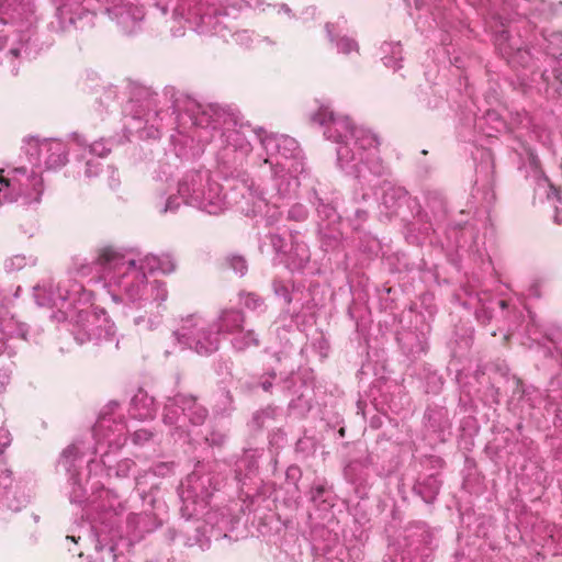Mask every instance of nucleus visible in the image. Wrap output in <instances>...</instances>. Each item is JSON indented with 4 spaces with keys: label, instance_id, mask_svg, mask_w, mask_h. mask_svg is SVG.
I'll list each match as a JSON object with an SVG mask.
<instances>
[{
    "label": "nucleus",
    "instance_id": "4468645a",
    "mask_svg": "<svg viewBox=\"0 0 562 562\" xmlns=\"http://www.w3.org/2000/svg\"><path fill=\"white\" fill-rule=\"evenodd\" d=\"M102 2L111 19L116 21L125 34H133L139 29L144 12L133 0H102Z\"/></svg>",
    "mask_w": 562,
    "mask_h": 562
},
{
    "label": "nucleus",
    "instance_id": "ddd939ff",
    "mask_svg": "<svg viewBox=\"0 0 562 562\" xmlns=\"http://www.w3.org/2000/svg\"><path fill=\"white\" fill-rule=\"evenodd\" d=\"M114 335V324L103 310L80 311L78 315L75 338L80 342L86 340L109 339Z\"/></svg>",
    "mask_w": 562,
    "mask_h": 562
},
{
    "label": "nucleus",
    "instance_id": "7c9ffc66",
    "mask_svg": "<svg viewBox=\"0 0 562 562\" xmlns=\"http://www.w3.org/2000/svg\"><path fill=\"white\" fill-rule=\"evenodd\" d=\"M134 441L139 442L143 440H147L150 437V434L146 430H137L134 432Z\"/></svg>",
    "mask_w": 562,
    "mask_h": 562
},
{
    "label": "nucleus",
    "instance_id": "f704fd0d",
    "mask_svg": "<svg viewBox=\"0 0 562 562\" xmlns=\"http://www.w3.org/2000/svg\"><path fill=\"white\" fill-rule=\"evenodd\" d=\"M5 52L7 50H0V64L2 65H7L8 68L10 69V71L12 72V66H11V60L5 58Z\"/></svg>",
    "mask_w": 562,
    "mask_h": 562
},
{
    "label": "nucleus",
    "instance_id": "c756f323",
    "mask_svg": "<svg viewBox=\"0 0 562 562\" xmlns=\"http://www.w3.org/2000/svg\"><path fill=\"white\" fill-rule=\"evenodd\" d=\"M98 167H99V161L98 160L89 159L87 161V169H86L87 177H92V176L97 175Z\"/></svg>",
    "mask_w": 562,
    "mask_h": 562
},
{
    "label": "nucleus",
    "instance_id": "58836bf2",
    "mask_svg": "<svg viewBox=\"0 0 562 562\" xmlns=\"http://www.w3.org/2000/svg\"><path fill=\"white\" fill-rule=\"evenodd\" d=\"M150 415H151V414H150V412H148V413L139 414V417H142V418H147V417H149Z\"/></svg>",
    "mask_w": 562,
    "mask_h": 562
},
{
    "label": "nucleus",
    "instance_id": "a19ab883",
    "mask_svg": "<svg viewBox=\"0 0 562 562\" xmlns=\"http://www.w3.org/2000/svg\"><path fill=\"white\" fill-rule=\"evenodd\" d=\"M501 305H502V307H505V302L501 301Z\"/></svg>",
    "mask_w": 562,
    "mask_h": 562
},
{
    "label": "nucleus",
    "instance_id": "b1692460",
    "mask_svg": "<svg viewBox=\"0 0 562 562\" xmlns=\"http://www.w3.org/2000/svg\"><path fill=\"white\" fill-rule=\"evenodd\" d=\"M337 47L338 50L342 54L358 52V44L353 40L346 36L339 38V41L337 42Z\"/></svg>",
    "mask_w": 562,
    "mask_h": 562
},
{
    "label": "nucleus",
    "instance_id": "dca6fc26",
    "mask_svg": "<svg viewBox=\"0 0 562 562\" xmlns=\"http://www.w3.org/2000/svg\"><path fill=\"white\" fill-rule=\"evenodd\" d=\"M80 456L79 448L76 445H71L67 447L58 461V468L63 469L66 473L70 474V483L72 485V491L70 492V501L72 503H81L85 497V490L77 477V465Z\"/></svg>",
    "mask_w": 562,
    "mask_h": 562
},
{
    "label": "nucleus",
    "instance_id": "9d476101",
    "mask_svg": "<svg viewBox=\"0 0 562 562\" xmlns=\"http://www.w3.org/2000/svg\"><path fill=\"white\" fill-rule=\"evenodd\" d=\"M92 531H87L85 537L79 535L67 536V540H71L74 542H78L83 540L86 547L88 544L93 546V553H89L92 562H105L106 560H112V562H130L128 558L125 554V551L128 549V543H115L114 538L117 533L114 529L105 530L103 528H98L92 526Z\"/></svg>",
    "mask_w": 562,
    "mask_h": 562
},
{
    "label": "nucleus",
    "instance_id": "39448f33",
    "mask_svg": "<svg viewBox=\"0 0 562 562\" xmlns=\"http://www.w3.org/2000/svg\"><path fill=\"white\" fill-rule=\"evenodd\" d=\"M243 323L241 313L235 310L224 311L217 325L201 316L190 315L182 319L180 328L175 331V337L198 353L209 355L218 348L220 333L235 334L241 328Z\"/></svg>",
    "mask_w": 562,
    "mask_h": 562
},
{
    "label": "nucleus",
    "instance_id": "6e6552de",
    "mask_svg": "<svg viewBox=\"0 0 562 562\" xmlns=\"http://www.w3.org/2000/svg\"><path fill=\"white\" fill-rule=\"evenodd\" d=\"M178 194L186 204L209 214H218L225 209L221 187L211 182L207 171L188 172L179 182Z\"/></svg>",
    "mask_w": 562,
    "mask_h": 562
},
{
    "label": "nucleus",
    "instance_id": "f3484780",
    "mask_svg": "<svg viewBox=\"0 0 562 562\" xmlns=\"http://www.w3.org/2000/svg\"><path fill=\"white\" fill-rule=\"evenodd\" d=\"M137 262L140 265V268L150 274L154 272L171 273L176 269L175 260L169 254L160 256L148 254L138 258Z\"/></svg>",
    "mask_w": 562,
    "mask_h": 562
},
{
    "label": "nucleus",
    "instance_id": "20e7f679",
    "mask_svg": "<svg viewBox=\"0 0 562 562\" xmlns=\"http://www.w3.org/2000/svg\"><path fill=\"white\" fill-rule=\"evenodd\" d=\"M173 9L176 19L184 20L194 32L202 35H218L224 41L232 37L236 44L248 47L252 41L247 30L232 33L234 26L229 14H224V20L218 18V9L213 0H177Z\"/></svg>",
    "mask_w": 562,
    "mask_h": 562
},
{
    "label": "nucleus",
    "instance_id": "c85d7f7f",
    "mask_svg": "<svg viewBox=\"0 0 562 562\" xmlns=\"http://www.w3.org/2000/svg\"><path fill=\"white\" fill-rule=\"evenodd\" d=\"M260 299L252 294V293H249L247 294L246 299H245V305L249 308H257L258 306H260Z\"/></svg>",
    "mask_w": 562,
    "mask_h": 562
},
{
    "label": "nucleus",
    "instance_id": "7ed1b4c3",
    "mask_svg": "<svg viewBox=\"0 0 562 562\" xmlns=\"http://www.w3.org/2000/svg\"><path fill=\"white\" fill-rule=\"evenodd\" d=\"M34 22V0H0V50H7L12 72L18 70L19 60L26 52Z\"/></svg>",
    "mask_w": 562,
    "mask_h": 562
},
{
    "label": "nucleus",
    "instance_id": "f8f14e48",
    "mask_svg": "<svg viewBox=\"0 0 562 562\" xmlns=\"http://www.w3.org/2000/svg\"><path fill=\"white\" fill-rule=\"evenodd\" d=\"M24 151L30 156L33 166L44 162L46 168L54 169L64 166L67 161L66 145L58 139H40L29 137L25 139Z\"/></svg>",
    "mask_w": 562,
    "mask_h": 562
},
{
    "label": "nucleus",
    "instance_id": "393cba45",
    "mask_svg": "<svg viewBox=\"0 0 562 562\" xmlns=\"http://www.w3.org/2000/svg\"><path fill=\"white\" fill-rule=\"evenodd\" d=\"M229 265L232 269L239 273L240 276H244L247 270L246 261L243 257L235 256L229 259Z\"/></svg>",
    "mask_w": 562,
    "mask_h": 562
},
{
    "label": "nucleus",
    "instance_id": "412c9836",
    "mask_svg": "<svg viewBox=\"0 0 562 562\" xmlns=\"http://www.w3.org/2000/svg\"><path fill=\"white\" fill-rule=\"evenodd\" d=\"M383 53H390L391 56H384V65L393 68L394 70L401 68L400 61L402 60V47L400 44L386 43L382 46Z\"/></svg>",
    "mask_w": 562,
    "mask_h": 562
},
{
    "label": "nucleus",
    "instance_id": "ea45409f",
    "mask_svg": "<svg viewBox=\"0 0 562 562\" xmlns=\"http://www.w3.org/2000/svg\"><path fill=\"white\" fill-rule=\"evenodd\" d=\"M531 162L537 167L538 162H537L536 157L531 156Z\"/></svg>",
    "mask_w": 562,
    "mask_h": 562
},
{
    "label": "nucleus",
    "instance_id": "f03ea898",
    "mask_svg": "<svg viewBox=\"0 0 562 562\" xmlns=\"http://www.w3.org/2000/svg\"><path fill=\"white\" fill-rule=\"evenodd\" d=\"M313 120L325 126L324 135L338 145L339 167L356 178H366L367 171L380 175L382 166L378 157V137L369 130L357 127L351 120L336 114L329 105H322Z\"/></svg>",
    "mask_w": 562,
    "mask_h": 562
},
{
    "label": "nucleus",
    "instance_id": "72a5a7b5",
    "mask_svg": "<svg viewBox=\"0 0 562 562\" xmlns=\"http://www.w3.org/2000/svg\"><path fill=\"white\" fill-rule=\"evenodd\" d=\"M271 243L273 245V247L276 248L277 251H281L282 250V239L278 236H271Z\"/></svg>",
    "mask_w": 562,
    "mask_h": 562
},
{
    "label": "nucleus",
    "instance_id": "bb28decb",
    "mask_svg": "<svg viewBox=\"0 0 562 562\" xmlns=\"http://www.w3.org/2000/svg\"><path fill=\"white\" fill-rule=\"evenodd\" d=\"M11 435L9 430L0 428V453L10 445Z\"/></svg>",
    "mask_w": 562,
    "mask_h": 562
},
{
    "label": "nucleus",
    "instance_id": "473e14b6",
    "mask_svg": "<svg viewBox=\"0 0 562 562\" xmlns=\"http://www.w3.org/2000/svg\"><path fill=\"white\" fill-rule=\"evenodd\" d=\"M179 204L176 202V199L170 196L164 207V212L175 210Z\"/></svg>",
    "mask_w": 562,
    "mask_h": 562
},
{
    "label": "nucleus",
    "instance_id": "423d86ee",
    "mask_svg": "<svg viewBox=\"0 0 562 562\" xmlns=\"http://www.w3.org/2000/svg\"><path fill=\"white\" fill-rule=\"evenodd\" d=\"M37 166L0 169V205L20 202L24 205L38 203L44 193V181Z\"/></svg>",
    "mask_w": 562,
    "mask_h": 562
},
{
    "label": "nucleus",
    "instance_id": "0eeeda50",
    "mask_svg": "<svg viewBox=\"0 0 562 562\" xmlns=\"http://www.w3.org/2000/svg\"><path fill=\"white\" fill-rule=\"evenodd\" d=\"M262 149L267 157L265 164H269L274 175L285 177L288 173L293 179V187L299 186L297 175L303 170V164L300 159V150L294 138L288 135L278 134H258Z\"/></svg>",
    "mask_w": 562,
    "mask_h": 562
},
{
    "label": "nucleus",
    "instance_id": "a211bd4d",
    "mask_svg": "<svg viewBox=\"0 0 562 562\" xmlns=\"http://www.w3.org/2000/svg\"><path fill=\"white\" fill-rule=\"evenodd\" d=\"M501 27L495 31V45L504 57L512 59L515 53L521 50V44L518 40L510 37L512 30L505 29L503 24Z\"/></svg>",
    "mask_w": 562,
    "mask_h": 562
},
{
    "label": "nucleus",
    "instance_id": "cd10ccee",
    "mask_svg": "<svg viewBox=\"0 0 562 562\" xmlns=\"http://www.w3.org/2000/svg\"><path fill=\"white\" fill-rule=\"evenodd\" d=\"M225 10L232 8L234 10H239L241 8V2L244 0H217Z\"/></svg>",
    "mask_w": 562,
    "mask_h": 562
},
{
    "label": "nucleus",
    "instance_id": "6ab92c4d",
    "mask_svg": "<svg viewBox=\"0 0 562 562\" xmlns=\"http://www.w3.org/2000/svg\"><path fill=\"white\" fill-rule=\"evenodd\" d=\"M540 188H548V192H547V198L548 200L552 201L553 204H554V207H555V215H554V221L557 223H562V192L553 187L551 183H549V180L543 177L539 183H538V189Z\"/></svg>",
    "mask_w": 562,
    "mask_h": 562
},
{
    "label": "nucleus",
    "instance_id": "1a4fd4ad",
    "mask_svg": "<svg viewBox=\"0 0 562 562\" xmlns=\"http://www.w3.org/2000/svg\"><path fill=\"white\" fill-rule=\"evenodd\" d=\"M101 2L102 0H54L56 15L52 27L58 32L91 27Z\"/></svg>",
    "mask_w": 562,
    "mask_h": 562
},
{
    "label": "nucleus",
    "instance_id": "aec40b11",
    "mask_svg": "<svg viewBox=\"0 0 562 562\" xmlns=\"http://www.w3.org/2000/svg\"><path fill=\"white\" fill-rule=\"evenodd\" d=\"M232 346L238 351L246 350L252 346H258V339L252 330H244L243 327L232 334Z\"/></svg>",
    "mask_w": 562,
    "mask_h": 562
},
{
    "label": "nucleus",
    "instance_id": "4c0bfd02",
    "mask_svg": "<svg viewBox=\"0 0 562 562\" xmlns=\"http://www.w3.org/2000/svg\"><path fill=\"white\" fill-rule=\"evenodd\" d=\"M326 30H327V33H328V36H329L330 41H333L334 38H333V34H331V30H330V25L329 24L326 25Z\"/></svg>",
    "mask_w": 562,
    "mask_h": 562
},
{
    "label": "nucleus",
    "instance_id": "e433bc0d",
    "mask_svg": "<svg viewBox=\"0 0 562 562\" xmlns=\"http://www.w3.org/2000/svg\"><path fill=\"white\" fill-rule=\"evenodd\" d=\"M271 382L270 381H265L262 382V387L263 390L268 391L270 387H271Z\"/></svg>",
    "mask_w": 562,
    "mask_h": 562
},
{
    "label": "nucleus",
    "instance_id": "2f4dec72",
    "mask_svg": "<svg viewBox=\"0 0 562 562\" xmlns=\"http://www.w3.org/2000/svg\"><path fill=\"white\" fill-rule=\"evenodd\" d=\"M290 216L294 217L296 220L303 218V217H305V210L302 209L301 206L293 207L290 211Z\"/></svg>",
    "mask_w": 562,
    "mask_h": 562
},
{
    "label": "nucleus",
    "instance_id": "f257e3e1",
    "mask_svg": "<svg viewBox=\"0 0 562 562\" xmlns=\"http://www.w3.org/2000/svg\"><path fill=\"white\" fill-rule=\"evenodd\" d=\"M100 274L94 280L109 289L113 301L134 304L137 307L159 306L167 300L166 284L159 280H148L147 272L137 260L128 259L112 249H102L94 262Z\"/></svg>",
    "mask_w": 562,
    "mask_h": 562
},
{
    "label": "nucleus",
    "instance_id": "9b49d317",
    "mask_svg": "<svg viewBox=\"0 0 562 562\" xmlns=\"http://www.w3.org/2000/svg\"><path fill=\"white\" fill-rule=\"evenodd\" d=\"M35 297L38 305L61 308L67 302L69 306L74 307L77 304L88 303L91 300V294L77 281L67 280L58 283L55 288L53 285L36 286Z\"/></svg>",
    "mask_w": 562,
    "mask_h": 562
},
{
    "label": "nucleus",
    "instance_id": "4be33fe9",
    "mask_svg": "<svg viewBox=\"0 0 562 562\" xmlns=\"http://www.w3.org/2000/svg\"><path fill=\"white\" fill-rule=\"evenodd\" d=\"M133 323L138 331H149L157 328L160 321L158 316L139 315L134 317Z\"/></svg>",
    "mask_w": 562,
    "mask_h": 562
},
{
    "label": "nucleus",
    "instance_id": "a878e982",
    "mask_svg": "<svg viewBox=\"0 0 562 562\" xmlns=\"http://www.w3.org/2000/svg\"><path fill=\"white\" fill-rule=\"evenodd\" d=\"M89 151L98 157H103L110 151V149L103 142H95L89 145Z\"/></svg>",
    "mask_w": 562,
    "mask_h": 562
},
{
    "label": "nucleus",
    "instance_id": "5701e85b",
    "mask_svg": "<svg viewBox=\"0 0 562 562\" xmlns=\"http://www.w3.org/2000/svg\"><path fill=\"white\" fill-rule=\"evenodd\" d=\"M29 263V259L23 255H14L4 261V269L8 272H15L23 269Z\"/></svg>",
    "mask_w": 562,
    "mask_h": 562
},
{
    "label": "nucleus",
    "instance_id": "2eb2a0df",
    "mask_svg": "<svg viewBox=\"0 0 562 562\" xmlns=\"http://www.w3.org/2000/svg\"><path fill=\"white\" fill-rule=\"evenodd\" d=\"M178 408H180L182 415L187 416L194 425L201 424L206 417L205 408L200 406L193 397L178 395L165 407L164 419L166 423L172 424L179 420L180 415H178Z\"/></svg>",
    "mask_w": 562,
    "mask_h": 562
},
{
    "label": "nucleus",
    "instance_id": "c9c22d12",
    "mask_svg": "<svg viewBox=\"0 0 562 562\" xmlns=\"http://www.w3.org/2000/svg\"><path fill=\"white\" fill-rule=\"evenodd\" d=\"M262 204H263V199L260 196V198L258 199V201L256 202V204H255V210H254V212H255V213H257V212H261Z\"/></svg>",
    "mask_w": 562,
    "mask_h": 562
}]
</instances>
